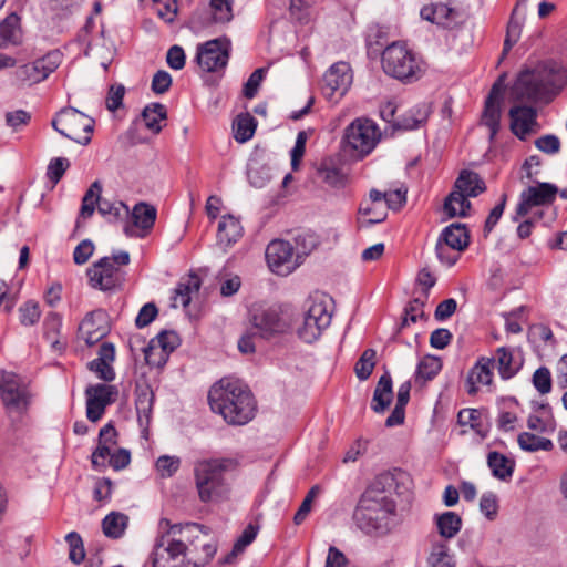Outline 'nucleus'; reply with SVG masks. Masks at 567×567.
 <instances>
[{"instance_id": "nucleus-1", "label": "nucleus", "mask_w": 567, "mask_h": 567, "mask_svg": "<svg viewBox=\"0 0 567 567\" xmlns=\"http://www.w3.org/2000/svg\"><path fill=\"white\" fill-rule=\"evenodd\" d=\"M404 474L384 472L379 474L361 495L353 513L355 525L365 534H386L391 518L396 514L393 496L400 494V480Z\"/></svg>"}, {"instance_id": "nucleus-2", "label": "nucleus", "mask_w": 567, "mask_h": 567, "mask_svg": "<svg viewBox=\"0 0 567 567\" xmlns=\"http://www.w3.org/2000/svg\"><path fill=\"white\" fill-rule=\"evenodd\" d=\"M567 85V70L554 61L520 71L512 86L515 101L549 103Z\"/></svg>"}, {"instance_id": "nucleus-3", "label": "nucleus", "mask_w": 567, "mask_h": 567, "mask_svg": "<svg viewBox=\"0 0 567 567\" xmlns=\"http://www.w3.org/2000/svg\"><path fill=\"white\" fill-rule=\"evenodd\" d=\"M208 403L214 413L223 416L230 425H244L251 421L256 412V401L243 382L223 378L208 392Z\"/></svg>"}, {"instance_id": "nucleus-4", "label": "nucleus", "mask_w": 567, "mask_h": 567, "mask_svg": "<svg viewBox=\"0 0 567 567\" xmlns=\"http://www.w3.org/2000/svg\"><path fill=\"white\" fill-rule=\"evenodd\" d=\"M159 527L165 530L154 545L152 565L153 567H177L176 560L190 557L193 549L200 540L198 535L204 525L188 523L186 525H171L167 519L159 522Z\"/></svg>"}, {"instance_id": "nucleus-5", "label": "nucleus", "mask_w": 567, "mask_h": 567, "mask_svg": "<svg viewBox=\"0 0 567 567\" xmlns=\"http://www.w3.org/2000/svg\"><path fill=\"white\" fill-rule=\"evenodd\" d=\"M235 466L230 458H214L197 462L194 468L198 496L202 502H217L229 492L225 473Z\"/></svg>"}, {"instance_id": "nucleus-6", "label": "nucleus", "mask_w": 567, "mask_h": 567, "mask_svg": "<svg viewBox=\"0 0 567 567\" xmlns=\"http://www.w3.org/2000/svg\"><path fill=\"white\" fill-rule=\"evenodd\" d=\"M381 64L385 74L401 82L416 81L422 74L415 54L401 42H393L383 50Z\"/></svg>"}, {"instance_id": "nucleus-7", "label": "nucleus", "mask_w": 567, "mask_h": 567, "mask_svg": "<svg viewBox=\"0 0 567 567\" xmlns=\"http://www.w3.org/2000/svg\"><path fill=\"white\" fill-rule=\"evenodd\" d=\"M130 260V254L121 250L111 257H103L95 261L86 270L91 287L102 291H111L121 287L124 281V271L120 267L128 265Z\"/></svg>"}, {"instance_id": "nucleus-8", "label": "nucleus", "mask_w": 567, "mask_h": 567, "mask_svg": "<svg viewBox=\"0 0 567 567\" xmlns=\"http://www.w3.org/2000/svg\"><path fill=\"white\" fill-rule=\"evenodd\" d=\"M331 318L328 298L324 295L310 296L306 301L302 323L297 329L299 338L308 343L316 341L330 326Z\"/></svg>"}, {"instance_id": "nucleus-9", "label": "nucleus", "mask_w": 567, "mask_h": 567, "mask_svg": "<svg viewBox=\"0 0 567 567\" xmlns=\"http://www.w3.org/2000/svg\"><path fill=\"white\" fill-rule=\"evenodd\" d=\"M52 127L64 137L87 145L94 128V120L74 107H64L52 120Z\"/></svg>"}, {"instance_id": "nucleus-10", "label": "nucleus", "mask_w": 567, "mask_h": 567, "mask_svg": "<svg viewBox=\"0 0 567 567\" xmlns=\"http://www.w3.org/2000/svg\"><path fill=\"white\" fill-rule=\"evenodd\" d=\"M0 396L8 413L20 415L28 410L32 394L28 382L20 375L0 371Z\"/></svg>"}, {"instance_id": "nucleus-11", "label": "nucleus", "mask_w": 567, "mask_h": 567, "mask_svg": "<svg viewBox=\"0 0 567 567\" xmlns=\"http://www.w3.org/2000/svg\"><path fill=\"white\" fill-rule=\"evenodd\" d=\"M344 140L360 156L370 154L381 140L379 126L369 118H357L347 128Z\"/></svg>"}, {"instance_id": "nucleus-12", "label": "nucleus", "mask_w": 567, "mask_h": 567, "mask_svg": "<svg viewBox=\"0 0 567 567\" xmlns=\"http://www.w3.org/2000/svg\"><path fill=\"white\" fill-rule=\"evenodd\" d=\"M250 323L261 338H270L289 329L277 306L254 305L250 308Z\"/></svg>"}, {"instance_id": "nucleus-13", "label": "nucleus", "mask_w": 567, "mask_h": 567, "mask_svg": "<svg viewBox=\"0 0 567 567\" xmlns=\"http://www.w3.org/2000/svg\"><path fill=\"white\" fill-rule=\"evenodd\" d=\"M265 255L269 269L279 276H288L301 265V260L295 254L293 245L284 239L270 241Z\"/></svg>"}, {"instance_id": "nucleus-14", "label": "nucleus", "mask_w": 567, "mask_h": 567, "mask_svg": "<svg viewBox=\"0 0 567 567\" xmlns=\"http://www.w3.org/2000/svg\"><path fill=\"white\" fill-rule=\"evenodd\" d=\"M557 193L558 187L551 183H537L535 186H528L520 193L514 220L526 216L533 207L553 204Z\"/></svg>"}, {"instance_id": "nucleus-15", "label": "nucleus", "mask_w": 567, "mask_h": 567, "mask_svg": "<svg viewBox=\"0 0 567 567\" xmlns=\"http://www.w3.org/2000/svg\"><path fill=\"white\" fill-rule=\"evenodd\" d=\"M229 59V43L220 39L209 40L197 47L196 61L205 72L224 69Z\"/></svg>"}, {"instance_id": "nucleus-16", "label": "nucleus", "mask_w": 567, "mask_h": 567, "mask_svg": "<svg viewBox=\"0 0 567 567\" xmlns=\"http://www.w3.org/2000/svg\"><path fill=\"white\" fill-rule=\"evenodd\" d=\"M181 339L175 331L163 330L151 339L144 349L145 361L148 365L162 368L166 364L169 354L179 346Z\"/></svg>"}, {"instance_id": "nucleus-17", "label": "nucleus", "mask_w": 567, "mask_h": 567, "mask_svg": "<svg viewBox=\"0 0 567 567\" xmlns=\"http://www.w3.org/2000/svg\"><path fill=\"white\" fill-rule=\"evenodd\" d=\"M352 73L348 63H334L323 75L322 93L329 100L337 102L349 90Z\"/></svg>"}, {"instance_id": "nucleus-18", "label": "nucleus", "mask_w": 567, "mask_h": 567, "mask_svg": "<svg viewBox=\"0 0 567 567\" xmlns=\"http://www.w3.org/2000/svg\"><path fill=\"white\" fill-rule=\"evenodd\" d=\"M85 395L86 416L91 422H97L103 416L105 408L115 401L117 390L113 385L99 383L89 385Z\"/></svg>"}, {"instance_id": "nucleus-19", "label": "nucleus", "mask_w": 567, "mask_h": 567, "mask_svg": "<svg viewBox=\"0 0 567 567\" xmlns=\"http://www.w3.org/2000/svg\"><path fill=\"white\" fill-rule=\"evenodd\" d=\"M503 76H501L492 86L488 97L485 102V109L482 122L489 130V140H494L499 130L501 103L504 96Z\"/></svg>"}, {"instance_id": "nucleus-20", "label": "nucleus", "mask_w": 567, "mask_h": 567, "mask_svg": "<svg viewBox=\"0 0 567 567\" xmlns=\"http://www.w3.org/2000/svg\"><path fill=\"white\" fill-rule=\"evenodd\" d=\"M109 331L107 315L101 309L87 313L79 326V334L87 346L99 342Z\"/></svg>"}, {"instance_id": "nucleus-21", "label": "nucleus", "mask_w": 567, "mask_h": 567, "mask_svg": "<svg viewBox=\"0 0 567 567\" xmlns=\"http://www.w3.org/2000/svg\"><path fill=\"white\" fill-rule=\"evenodd\" d=\"M421 17L443 28L453 29L462 19L460 10L446 3H433L421 9Z\"/></svg>"}, {"instance_id": "nucleus-22", "label": "nucleus", "mask_w": 567, "mask_h": 567, "mask_svg": "<svg viewBox=\"0 0 567 567\" xmlns=\"http://www.w3.org/2000/svg\"><path fill=\"white\" fill-rule=\"evenodd\" d=\"M157 210L154 206L141 202L136 204L132 212L128 210L130 221L124 226V231L127 236L135 235V228L143 231H148L153 228L156 220Z\"/></svg>"}, {"instance_id": "nucleus-23", "label": "nucleus", "mask_w": 567, "mask_h": 567, "mask_svg": "<svg viewBox=\"0 0 567 567\" xmlns=\"http://www.w3.org/2000/svg\"><path fill=\"white\" fill-rule=\"evenodd\" d=\"M511 130L519 138L525 140L536 125L537 112L532 106H513L509 110Z\"/></svg>"}, {"instance_id": "nucleus-24", "label": "nucleus", "mask_w": 567, "mask_h": 567, "mask_svg": "<svg viewBox=\"0 0 567 567\" xmlns=\"http://www.w3.org/2000/svg\"><path fill=\"white\" fill-rule=\"evenodd\" d=\"M244 234V228L238 218L227 215L223 216L218 224L217 245L224 249L237 243Z\"/></svg>"}, {"instance_id": "nucleus-25", "label": "nucleus", "mask_w": 567, "mask_h": 567, "mask_svg": "<svg viewBox=\"0 0 567 567\" xmlns=\"http://www.w3.org/2000/svg\"><path fill=\"white\" fill-rule=\"evenodd\" d=\"M495 367V360L488 358H482L471 369L467 375V393L475 394L477 392V385H488L493 379L492 369Z\"/></svg>"}, {"instance_id": "nucleus-26", "label": "nucleus", "mask_w": 567, "mask_h": 567, "mask_svg": "<svg viewBox=\"0 0 567 567\" xmlns=\"http://www.w3.org/2000/svg\"><path fill=\"white\" fill-rule=\"evenodd\" d=\"M437 241L445 244L452 250L460 254L467 248L470 236L465 225L451 224L442 230Z\"/></svg>"}, {"instance_id": "nucleus-27", "label": "nucleus", "mask_w": 567, "mask_h": 567, "mask_svg": "<svg viewBox=\"0 0 567 567\" xmlns=\"http://www.w3.org/2000/svg\"><path fill=\"white\" fill-rule=\"evenodd\" d=\"M393 400L392 378L389 372L380 377L373 392L371 409L375 413H383Z\"/></svg>"}, {"instance_id": "nucleus-28", "label": "nucleus", "mask_w": 567, "mask_h": 567, "mask_svg": "<svg viewBox=\"0 0 567 567\" xmlns=\"http://www.w3.org/2000/svg\"><path fill=\"white\" fill-rule=\"evenodd\" d=\"M453 189L470 197H476L486 190V185L477 173L470 169H463L460 172Z\"/></svg>"}, {"instance_id": "nucleus-29", "label": "nucleus", "mask_w": 567, "mask_h": 567, "mask_svg": "<svg viewBox=\"0 0 567 567\" xmlns=\"http://www.w3.org/2000/svg\"><path fill=\"white\" fill-rule=\"evenodd\" d=\"M21 42L20 18L16 13H11L0 22V49L19 45Z\"/></svg>"}, {"instance_id": "nucleus-30", "label": "nucleus", "mask_w": 567, "mask_h": 567, "mask_svg": "<svg viewBox=\"0 0 567 567\" xmlns=\"http://www.w3.org/2000/svg\"><path fill=\"white\" fill-rule=\"evenodd\" d=\"M434 523L439 535L444 539L454 538L462 528V518L455 512H444L434 515Z\"/></svg>"}, {"instance_id": "nucleus-31", "label": "nucleus", "mask_w": 567, "mask_h": 567, "mask_svg": "<svg viewBox=\"0 0 567 567\" xmlns=\"http://www.w3.org/2000/svg\"><path fill=\"white\" fill-rule=\"evenodd\" d=\"M426 565L427 567H455V555L451 551L445 542L435 540L431 544Z\"/></svg>"}, {"instance_id": "nucleus-32", "label": "nucleus", "mask_w": 567, "mask_h": 567, "mask_svg": "<svg viewBox=\"0 0 567 567\" xmlns=\"http://www.w3.org/2000/svg\"><path fill=\"white\" fill-rule=\"evenodd\" d=\"M200 540L196 544L197 546H190L193 549V555L190 558L195 559V565H205L207 564L216 554L217 546L212 539H209V528L204 526L202 532L198 533Z\"/></svg>"}, {"instance_id": "nucleus-33", "label": "nucleus", "mask_w": 567, "mask_h": 567, "mask_svg": "<svg viewBox=\"0 0 567 567\" xmlns=\"http://www.w3.org/2000/svg\"><path fill=\"white\" fill-rule=\"evenodd\" d=\"M527 0H518L516 6L514 7L508 24L506 30V37L504 41V49H503V55H505L512 47L517 43V41L520 38L522 29H523V20L524 14L522 18H518L519 9L520 7H525Z\"/></svg>"}, {"instance_id": "nucleus-34", "label": "nucleus", "mask_w": 567, "mask_h": 567, "mask_svg": "<svg viewBox=\"0 0 567 567\" xmlns=\"http://www.w3.org/2000/svg\"><path fill=\"white\" fill-rule=\"evenodd\" d=\"M154 394L148 385L136 389L135 406L141 426H147L151 422Z\"/></svg>"}, {"instance_id": "nucleus-35", "label": "nucleus", "mask_w": 567, "mask_h": 567, "mask_svg": "<svg viewBox=\"0 0 567 567\" xmlns=\"http://www.w3.org/2000/svg\"><path fill=\"white\" fill-rule=\"evenodd\" d=\"M167 118L166 106L162 103H151L142 112V120L145 127L154 134H158Z\"/></svg>"}, {"instance_id": "nucleus-36", "label": "nucleus", "mask_w": 567, "mask_h": 567, "mask_svg": "<svg viewBox=\"0 0 567 567\" xmlns=\"http://www.w3.org/2000/svg\"><path fill=\"white\" fill-rule=\"evenodd\" d=\"M493 359L497 364L501 378L504 380L513 378L522 367V363L514 358L513 352L505 347L498 348Z\"/></svg>"}, {"instance_id": "nucleus-37", "label": "nucleus", "mask_w": 567, "mask_h": 567, "mask_svg": "<svg viewBox=\"0 0 567 567\" xmlns=\"http://www.w3.org/2000/svg\"><path fill=\"white\" fill-rule=\"evenodd\" d=\"M470 196L453 189L444 200V212L450 218L466 217L471 209Z\"/></svg>"}, {"instance_id": "nucleus-38", "label": "nucleus", "mask_w": 567, "mask_h": 567, "mask_svg": "<svg viewBox=\"0 0 567 567\" xmlns=\"http://www.w3.org/2000/svg\"><path fill=\"white\" fill-rule=\"evenodd\" d=\"M487 464L494 477L501 481H507L512 477L514 463L505 455L493 451L487 455Z\"/></svg>"}, {"instance_id": "nucleus-39", "label": "nucleus", "mask_w": 567, "mask_h": 567, "mask_svg": "<svg viewBox=\"0 0 567 567\" xmlns=\"http://www.w3.org/2000/svg\"><path fill=\"white\" fill-rule=\"evenodd\" d=\"M128 524V517L120 512H111L102 520V529L106 537L117 539L123 536Z\"/></svg>"}, {"instance_id": "nucleus-40", "label": "nucleus", "mask_w": 567, "mask_h": 567, "mask_svg": "<svg viewBox=\"0 0 567 567\" xmlns=\"http://www.w3.org/2000/svg\"><path fill=\"white\" fill-rule=\"evenodd\" d=\"M257 121L249 113L237 115L233 123L234 138L238 143L248 142L255 134Z\"/></svg>"}, {"instance_id": "nucleus-41", "label": "nucleus", "mask_w": 567, "mask_h": 567, "mask_svg": "<svg viewBox=\"0 0 567 567\" xmlns=\"http://www.w3.org/2000/svg\"><path fill=\"white\" fill-rule=\"evenodd\" d=\"M200 288V279L197 275L190 274L186 279H183L175 289L174 307L179 302L183 307H187L190 302L193 292H198Z\"/></svg>"}, {"instance_id": "nucleus-42", "label": "nucleus", "mask_w": 567, "mask_h": 567, "mask_svg": "<svg viewBox=\"0 0 567 567\" xmlns=\"http://www.w3.org/2000/svg\"><path fill=\"white\" fill-rule=\"evenodd\" d=\"M442 369V361L439 357L426 355L423 358L415 371V382L424 384L432 380Z\"/></svg>"}, {"instance_id": "nucleus-43", "label": "nucleus", "mask_w": 567, "mask_h": 567, "mask_svg": "<svg viewBox=\"0 0 567 567\" xmlns=\"http://www.w3.org/2000/svg\"><path fill=\"white\" fill-rule=\"evenodd\" d=\"M427 114L429 112L425 106H417L394 122V127L404 131L415 130L426 122Z\"/></svg>"}, {"instance_id": "nucleus-44", "label": "nucleus", "mask_w": 567, "mask_h": 567, "mask_svg": "<svg viewBox=\"0 0 567 567\" xmlns=\"http://www.w3.org/2000/svg\"><path fill=\"white\" fill-rule=\"evenodd\" d=\"M518 445L522 450L527 452L536 451H551L554 447L549 439L540 437L529 432H523L517 439Z\"/></svg>"}, {"instance_id": "nucleus-45", "label": "nucleus", "mask_w": 567, "mask_h": 567, "mask_svg": "<svg viewBox=\"0 0 567 567\" xmlns=\"http://www.w3.org/2000/svg\"><path fill=\"white\" fill-rule=\"evenodd\" d=\"M295 254L299 260H303L318 245L317 236L311 231H300L293 237Z\"/></svg>"}, {"instance_id": "nucleus-46", "label": "nucleus", "mask_w": 567, "mask_h": 567, "mask_svg": "<svg viewBox=\"0 0 567 567\" xmlns=\"http://www.w3.org/2000/svg\"><path fill=\"white\" fill-rule=\"evenodd\" d=\"M258 534V527L249 524L234 544L233 550L226 556L225 563H230L250 545Z\"/></svg>"}, {"instance_id": "nucleus-47", "label": "nucleus", "mask_w": 567, "mask_h": 567, "mask_svg": "<svg viewBox=\"0 0 567 567\" xmlns=\"http://www.w3.org/2000/svg\"><path fill=\"white\" fill-rule=\"evenodd\" d=\"M97 210L102 216H109L110 220H120L128 217V207L123 202L111 203L102 199L99 203Z\"/></svg>"}, {"instance_id": "nucleus-48", "label": "nucleus", "mask_w": 567, "mask_h": 567, "mask_svg": "<svg viewBox=\"0 0 567 567\" xmlns=\"http://www.w3.org/2000/svg\"><path fill=\"white\" fill-rule=\"evenodd\" d=\"M375 350L367 349L355 363L354 371L359 380L364 381L371 375L375 365Z\"/></svg>"}, {"instance_id": "nucleus-49", "label": "nucleus", "mask_w": 567, "mask_h": 567, "mask_svg": "<svg viewBox=\"0 0 567 567\" xmlns=\"http://www.w3.org/2000/svg\"><path fill=\"white\" fill-rule=\"evenodd\" d=\"M65 540L69 544V559L74 564H81L85 558V549L82 537L76 532H71L65 536Z\"/></svg>"}, {"instance_id": "nucleus-50", "label": "nucleus", "mask_w": 567, "mask_h": 567, "mask_svg": "<svg viewBox=\"0 0 567 567\" xmlns=\"http://www.w3.org/2000/svg\"><path fill=\"white\" fill-rule=\"evenodd\" d=\"M250 185L256 188H262L271 179V171L266 165H250L247 172Z\"/></svg>"}, {"instance_id": "nucleus-51", "label": "nucleus", "mask_w": 567, "mask_h": 567, "mask_svg": "<svg viewBox=\"0 0 567 567\" xmlns=\"http://www.w3.org/2000/svg\"><path fill=\"white\" fill-rule=\"evenodd\" d=\"M16 78L22 83L28 84L39 83L44 80L35 61L19 66L16 70Z\"/></svg>"}, {"instance_id": "nucleus-52", "label": "nucleus", "mask_w": 567, "mask_h": 567, "mask_svg": "<svg viewBox=\"0 0 567 567\" xmlns=\"http://www.w3.org/2000/svg\"><path fill=\"white\" fill-rule=\"evenodd\" d=\"M213 20L225 23L233 19V8L229 0H210Z\"/></svg>"}, {"instance_id": "nucleus-53", "label": "nucleus", "mask_w": 567, "mask_h": 567, "mask_svg": "<svg viewBox=\"0 0 567 567\" xmlns=\"http://www.w3.org/2000/svg\"><path fill=\"white\" fill-rule=\"evenodd\" d=\"M19 315H20V322L23 326L35 324L41 317V311H40L38 302H34L32 300L24 302L19 308Z\"/></svg>"}, {"instance_id": "nucleus-54", "label": "nucleus", "mask_w": 567, "mask_h": 567, "mask_svg": "<svg viewBox=\"0 0 567 567\" xmlns=\"http://www.w3.org/2000/svg\"><path fill=\"white\" fill-rule=\"evenodd\" d=\"M181 458L177 456L162 455L156 461V470L162 477L173 476L179 468Z\"/></svg>"}, {"instance_id": "nucleus-55", "label": "nucleus", "mask_w": 567, "mask_h": 567, "mask_svg": "<svg viewBox=\"0 0 567 567\" xmlns=\"http://www.w3.org/2000/svg\"><path fill=\"white\" fill-rule=\"evenodd\" d=\"M480 511L489 520H494L498 513L497 496L493 492H486L481 496Z\"/></svg>"}, {"instance_id": "nucleus-56", "label": "nucleus", "mask_w": 567, "mask_h": 567, "mask_svg": "<svg viewBox=\"0 0 567 567\" xmlns=\"http://www.w3.org/2000/svg\"><path fill=\"white\" fill-rule=\"evenodd\" d=\"M319 493L320 487L318 485H315L309 489L299 509L293 516V522L296 525H300L307 518L308 514L311 511L312 502L319 495Z\"/></svg>"}, {"instance_id": "nucleus-57", "label": "nucleus", "mask_w": 567, "mask_h": 567, "mask_svg": "<svg viewBox=\"0 0 567 567\" xmlns=\"http://www.w3.org/2000/svg\"><path fill=\"white\" fill-rule=\"evenodd\" d=\"M61 53L59 51H51L47 55L41 59L35 60L38 66L43 75V79H47L61 63Z\"/></svg>"}, {"instance_id": "nucleus-58", "label": "nucleus", "mask_w": 567, "mask_h": 567, "mask_svg": "<svg viewBox=\"0 0 567 567\" xmlns=\"http://www.w3.org/2000/svg\"><path fill=\"white\" fill-rule=\"evenodd\" d=\"M533 385L540 394H547L551 390V375L546 367L538 368L533 374Z\"/></svg>"}, {"instance_id": "nucleus-59", "label": "nucleus", "mask_w": 567, "mask_h": 567, "mask_svg": "<svg viewBox=\"0 0 567 567\" xmlns=\"http://www.w3.org/2000/svg\"><path fill=\"white\" fill-rule=\"evenodd\" d=\"M266 71L267 70L265 68H259L250 74L243 89V94L245 97L252 99L256 96Z\"/></svg>"}, {"instance_id": "nucleus-60", "label": "nucleus", "mask_w": 567, "mask_h": 567, "mask_svg": "<svg viewBox=\"0 0 567 567\" xmlns=\"http://www.w3.org/2000/svg\"><path fill=\"white\" fill-rule=\"evenodd\" d=\"M69 166L70 161L65 157L52 158L48 165L47 172L49 179L52 181L53 183H58L62 178L63 174L69 168Z\"/></svg>"}, {"instance_id": "nucleus-61", "label": "nucleus", "mask_w": 567, "mask_h": 567, "mask_svg": "<svg viewBox=\"0 0 567 567\" xmlns=\"http://www.w3.org/2000/svg\"><path fill=\"white\" fill-rule=\"evenodd\" d=\"M94 244L90 239H83L74 249L73 260L76 265H84L94 252Z\"/></svg>"}, {"instance_id": "nucleus-62", "label": "nucleus", "mask_w": 567, "mask_h": 567, "mask_svg": "<svg viewBox=\"0 0 567 567\" xmlns=\"http://www.w3.org/2000/svg\"><path fill=\"white\" fill-rule=\"evenodd\" d=\"M424 303L419 299L412 300L405 308V315L401 322V328L408 326L409 322H416L417 318L424 317Z\"/></svg>"}, {"instance_id": "nucleus-63", "label": "nucleus", "mask_w": 567, "mask_h": 567, "mask_svg": "<svg viewBox=\"0 0 567 567\" xmlns=\"http://www.w3.org/2000/svg\"><path fill=\"white\" fill-rule=\"evenodd\" d=\"M171 85V74L167 71L159 70L154 74L151 87L155 94H164L169 90Z\"/></svg>"}, {"instance_id": "nucleus-64", "label": "nucleus", "mask_w": 567, "mask_h": 567, "mask_svg": "<svg viewBox=\"0 0 567 567\" xmlns=\"http://www.w3.org/2000/svg\"><path fill=\"white\" fill-rule=\"evenodd\" d=\"M535 146L546 154H556L560 150V141L556 135L548 134L537 138Z\"/></svg>"}]
</instances>
